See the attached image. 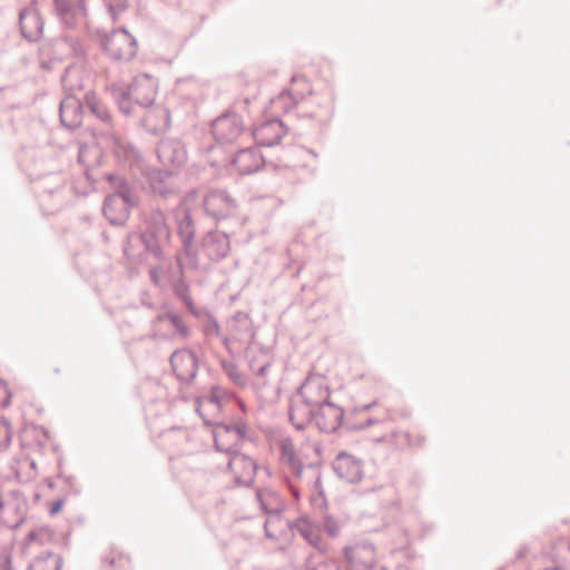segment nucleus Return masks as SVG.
<instances>
[{
  "instance_id": "f257e3e1",
  "label": "nucleus",
  "mask_w": 570,
  "mask_h": 570,
  "mask_svg": "<svg viewBox=\"0 0 570 570\" xmlns=\"http://www.w3.org/2000/svg\"><path fill=\"white\" fill-rule=\"evenodd\" d=\"M314 390L327 392V385L320 379L307 377L297 389V394L306 406L314 407V423L323 433H335L344 429L346 414L344 409L331 401L328 393L325 397H313Z\"/></svg>"
},
{
  "instance_id": "f03ea898",
  "label": "nucleus",
  "mask_w": 570,
  "mask_h": 570,
  "mask_svg": "<svg viewBox=\"0 0 570 570\" xmlns=\"http://www.w3.org/2000/svg\"><path fill=\"white\" fill-rule=\"evenodd\" d=\"M105 179L111 185L112 193L102 203V215L112 226H125L131 209L137 207L139 199L129 181L116 174H105Z\"/></svg>"
},
{
  "instance_id": "7ed1b4c3",
  "label": "nucleus",
  "mask_w": 570,
  "mask_h": 570,
  "mask_svg": "<svg viewBox=\"0 0 570 570\" xmlns=\"http://www.w3.org/2000/svg\"><path fill=\"white\" fill-rule=\"evenodd\" d=\"M138 235L145 253L156 261H163L170 245L171 230L165 213L159 207H150L140 214Z\"/></svg>"
},
{
  "instance_id": "20e7f679",
  "label": "nucleus",
  "mask_w": 570,
  "mask_h": 570,
  "mask_svg": "<svg viewBox=\"0 0 570 570\" xmlns=\"http://www.w3.org/2000/svg\"><path fill=\"white\" fill-rule=\"evenodd\" d=\"M157 91L158 80L149 73H139L130 83L112 88V97L119 111L128 116L134 112V106L150 107Z\"/></svg>"
},
{
  "instance_id": "39448f33",
  "label": "nucleus",
  "mask_w": 570,
  "mask_h": 570,
  "mask_svg": "<svg viewBox=\"0 0 570 570\" xmlns=\"http://www.w3.org/2000/svg\"><path fill=\"white\" fill-rule=\"evenodd\" d=\"M176 234L181 245V252L190 266L198 267L199 245L196 240V222L187 207H176L173 212Z\"/></svg>"
},
{
  "instance_id": "423d86ee",
  "label": "nucleus",
  "mask_w": 570,
  "mask_h": 570,
  "mask_svg": "<svg viewBox=\"0 0 570 570\" xmlns=\"http://www.w3.org/2000/svg\"><path fill=\"white\" fill-rule=\"evenodd\" d=\"M100 47L111 59L130 61L137 55V41L129 31L124 28L114 29L110 33L98 31Z\"/></svg>"
},
{
  "instance_id": "0eeeda50",
  "label": "nucleus",
  "mask_w": 570,
  "mask_h": 570,
  "mask_svg": "<svg viewBox=\"0 0 570 570\" xmlns=\"http://www.w3.org/2000/svg\"><path fill=\"white\" fill-rule=\"evenodd\" d=\"M63 47H67L75 56L82 52L79 39L71 35H61L58 38L48 39L38 48L40 68L50 71L56 63L62 61L66 55Z\"/></svg>"
},
{
  "instance_id": "6e6552de",
  "label": "nucleus",
  "mask_w": 570,
  "mask_h": 570,
  "mask_svg": "<svg viewBox=\"0 0 570 570\" xmlns=\"http://www.w3.org/2000/svg\"><path fill=\"white\" fill-rule=\"evenodd\" d=\"M153 337L173 338L189 337V328L183 321V317L175 311L164 304L157 315L150 321Z\"/></svg>"
},
{
  "instance_id": "1a4fd4ad",
  "label": "nucleus",
  "mask_w": 570,
  "mask_h": 570,
  "mask_svg": "<svg viewBox=\"0 0 570 570\" xmlns=\"http://www.w3.org/2000/svg\"><path fill=\"white\" fill-rule=\"evenodd\" d=\"M206 216L219 222L233 216L237 209V200L226 189H212L203 198Z\"/></svg>"
},
{
  "instance_id": "9d476101",
  "label": "nucleus",
  "mask_w": 570,
  "mask_h": 570,
  "mask_svg": "<svg viewBox=\"0 0 570 570\" xmlns=\"http://www.w3.org/2000/svg\"><path fill=\"white\" fill-rule=\"evenodd\" d=\"M210 131L216 142L230 145L243 134L244 122L239 115L226 111L212 121Z\"/></svg>"
},
{
  "instance_id": "9b49d317",
  "label": "nucleus",
  "mask_w": 570,
  "mask_h": 570,
  "mask_svg": "<svg viewBox=\"0 0 570 570\" xmlns=\"http://www.w3.org/2000/svg\"><path fill=\"white\" fill-rule=\"evenodd\" d=\"M2 504V525L8 529L20 527L28 512V502L18 490H11L0 497Z\"/></svg>"
},
{
  "instance_id": "f8f14e48",
  "label": "nucleus",
  "mask_w": 570,
  "mask_h": 570,
  "mask_svg": "<svg viewBox=\"0 0 570 570\" xmlns=\"http://www.w3.org/2000/svg\"><path fill=\"white\" fill-rule=\"evenodd\" d=\"M18 23L22 38L28 42H38L42 38L45 20L37 7L36 0L20 9Z\"/></svg>"
},
{
  "instance_id": "ddd939ff",
  "label": "nucleus",
  "mask_w": 570,
  "mask_h": 570,
  "mask_svg": "<svg viewBox=\"0 0 570 570\" xmlns=\"http://www.w3.org/2000/svg\"><path fill=\"white\" fill-rule=\"evenodd\" d=\"M346 561L345 570H387L375 561V549L372 544H355L343 549Z\"/></svg>"
},
{
  "instance_id": "4468645a",
  "label": "nucleus",
  "mask_w": 570,
  "mask_h": 570,
  "mask_svg": "<svg viewBox=\"0 0 570 570\" xmlns=\"http://www.w3.org/2000/svg\"><path fill=\"white\" fill-rule=\"evenodd\" d=\"M227 468L234 474V483L238 488H252L258 470L256 461L244 453L237 452L228 459Z\"/></svg>"
},
{
  "instance_id": "2eb2a0df",
  "label": "nucleus",
  "mask_w": 570,
  "mask_h": 570,
  "mask_svg": "<svg viewBox=\"0 0 570 570\" xmlns=\"http://www.w3.org/2000/svg\"><path fill=\"white\" fill-rule=\"evenodd\" d=\"M364 463L355 455L341 451L332 462V469L336 476L347 483H358L363 479Z\"/></svg>"
},
{
  "instance_id": "dca6fc26",
  "label": "nucleus",
  "mask_w": 570,
  "mask_h": 570,
  "mask_svg": "<svg viewBox=\"0 0 570 570\" xmlns=\"http://www.w3.org/2000/svg\"><path fill=\"white\" fill-rule=\"evenodd\" d=\"M53 14L66 29H76L86 17L87 8L82 0H52Z\"/></svg>"
},
{
  "instance_id": "f3484780",
  "label": "nucleus",
  "mask_w": 570,
  "mask_h": 570,
  "mask_svg": "<svg viewBox=\"0 0 570 570\" xmlns=\"http://www.w3.org/2000/svg\"><path fill=\"white\" fill-rule=\"evenodd\" d=\"M171 370L181 383H190L197 375L198 357L187 348L175 351L169 358Z\"/></svg>"
},
{
  "instance_id": "a211bd4d",
  "label": "nucleus",
  "mask_w": 570,
  "mask_h": 570,
  "mask_svg": "<svg viewBox=\"0 0 570 570\" xmlns=\"http://www.w3.org/2000/svg\"><path fill=\"white\" fill-rule=\"evenodd\" d=\"M156 153L165 167L181 168L187 161L185 145L175 138H163L157 145Z\"/></svg>"
},
{
  "instance_id": "6ab92c4d",
  "label": "nucleus",
  "mask_w": 570,
  "mask_h": 570,
  "mask_svg": "<svg viewBox=\"0 0 570 570\" xmlns=\"http://www.w3.org/2000/svg\"><path fill=\"white\" fill-rule=\"evenodd\" d=\"M199 249L212 262L224 259L230 250V242L227 234L219 230H210L204 235Z\"/></svg>"
},
{
  "instance_id": "aec40b11",
  "label": "nucleus",
  "mask_w": 570,
  "mask_h": 570,
  "mask_svg": "<svg viewBox=\"0 0 570 570\" xmlns=\"http://www.w3.org/2000/svg\"><path fill=\"white\" fill-rule=\"evenodd\" d=\"M59 116L63 127L70 130L79 128L85 117V100L72 95L66 96L60 101Z\"/></svg>"
},
{
  "instance_id": "412c9836",
  "label": "nucleus",
  "mask_w": 570,
  "mask_h": 570,
  "mask_svg": "<svg viewBox=\"0 0 570 570\" xmlns=\"http://www.w3.org/2000/svg\"><path fill=\"white\" fill-rule=\"evenodd\" d=\"M170 285L173 294L186 306L188 312L195 317H200L203 315V311L197 308L193 302V298L189 294V285L184 278V267L179 257H177L176 266L171 272Z\"/></svg>"
},
{
  "instance_id": "4be33fe9",
  "label": "nucleus",
  "mask_w": 570,
  "mask_h": 570,
  "mask_svg": "<svg viewBox=\"0 0 570 570\" xmlns=\"http://www.w3.org/2000/svg\"><path fill=\"white\" fill-rule=\"evenodd\" d=\"M286 132L287 128L281 119L271 118L254 129L253 138L258 146L273 147Z\"/></svg>"
},
{
  "instance_id": "5701e85b",
  "label": "nucleus",
  "mask_w": 570,
  "mask_h": 570,
  "mask_svg": "<svg viewBox=\"0 0 570 570\" xmlns=\"http://www.w3.org/2000/svg\"><path fill=\"white\" fill-rule=\"evenodd\" d=\"M265 164L264 156L257 148L247 147L238 150L232 159V165L239 175H250L258 171Z\"/></svg>"
},
{
  "instance_id": "b1692460",
  "label": "nucleus",
  "mask_w": 570,
  "mask_h": 570,
  "mask_svg": "<svg viewBox=\"0 0 570 570\" xmlns=\"http://www.w3.org/2000/svg\"><path fill=\"white\" fill-rule=\"evenodd\" d=\"M196 411L203 419L205 425L214 428L213 439L216 451H230L232 444L230 442H225V436L234 438V423H225L222 421L216 422L208 420L202 412L199 400L196 401Z\"/></svg>"
},
{
  "instance_id": "393cba45",
  "label": "nucleus",
  "mask_w": 570,
  "mask_h": 570,
  "mask_svg": "<svg viewBox=\"0 0 570 570\" xmlns=\"http://www.w3.org/2000/svg\"><path fill=\"white\" fill-rule=\"evenodd\" d=\"M297 533H299L309 546L315 548L321 556H326L330 546L324 542L318 531L314 528L311 521L306 518H298L292 527Z\"/></svg>"
},
{
  "instance_id": "a878e982",
  "label": "nucleus",
  "mask_w": 570,
  "mask_h": 570,
  "mask_svg": "<svg viewBox=\"0 0 570 570\" xmlns=\"http://www.w3.org/2000/svg\"><path fill=\"white\" fill-rule=\"evenodd\" d=\"M229 331L232 338L239 343H250L254 338L253 323L248 314L244 312H236L230 322Z\"/></svg>"
},
{
  "instance_id": "bb28decb",
  "label": "nucleus",
  "mask_w": 570,
  "mask_h": 570,
  "mask_svg": "<svg viewBox=\"0 0 570 570\" xmlns=\"http://www.w3.org/2000/svg\"><path fill=\"white\" fill-rule=\"evenodd\" d=\"M142 126L145 129L154 135H158L161 131L170 127V112L163 106H156L148 110L142 119Z\"/></svg>"
},
{
  "instance_id": "cd10ccee",
  "label": "nucleus",
  "mask_w": 570,
  "mask_h": 570,
  "mask_svg": "<svg viewBox=\"0 0 570 570\" xmlns=\"http://www.w3.org/2000/svg\"><path fill=\"white\" fill-rule=\"evenodd\" d=\"M256 499L265 514L279 517L285 509V504L279 494L269 488L257 489Z\"/></svg>"
},
{
  "instance_id": "c85d7f7f",
  "label": "nucleus",
  "mask_w": 570,
  "mask_h": 570,
  "mask_svg": "<svg viewBox=\"0 0 570 570\" xmlns=\"http://www.w3.org/2000/svg\"><path fill=\"white\" fill-rule=\"evenodd\" d=\"M85 109L88 110L107 128L112 127V116L106 104L94 91H87L83 96Z\"/></svg>"
},
{
  "instance_id": "c756f323",
  "label": "nucleus",
  "mask_w": 570,
  "mask_h": 570,
  "mask_svg": "<svg viewBox=\"0 0 570 570\" xmlns=\"http://www.w3.org/2000/svg\"><path fill=\"white\" fill-rule=\"evenodd\" d=\"M281 461L288 464L291 471L297 478H302L306 465L296 456L293 440L285 438L279 442Z\"/></svg>"
},
{
  "instance_id": "7c9ffc66",
  "label": "nucleus",
  "mask_w": 570,
  "mask_h": 570,
  "mask_svg": "<svg viewBox=\"0 0 570 570\" xmlns=\"http://www.w3.org/2000/svg\"><path fill=\"white\" fill-rule=\"evenodd\" d=\"M130 557L116 547H110L109 551L101 557V570H130Z\"/></svg>"
},
{
  "instance_id": "2f4dec72",
  "label": "nucleus",
  "mask_w": 570,
  "mask_h": 570,
  "mask_svg": "<svg viewBox=\"0 0 570 570\" xmlns=\"http://www.w3.org/2000/svg\"><path fill=\"white\" fill-rule=\"evenodd\" d=\"M306 94L312 95V89L308 88L306 92L301 89H295L293 91L289 89H283L277 97L272 100V104L275 107L283 109L284 112H288L305 98Z\"/></svg>"
},
{
  "instance_id": "473e14b6",
  "label": "nucleus",
  "mask_w": 570,
  "mask_h": 570,
  "mask_svg": "<svg viewBox=\"0 0 570 570\" xmlns=\"http://www.w3.org/2000/svg\"><path fill=\"white\" fill-rule=\"evenodd\" d=\"M66 184L65 176L60 173H48L36 183L35 189L38 194L53 195L59 193Z\"/></svg>"
},
{
  "instance_id": "72a5a7b5",
  "label": "nucleus",
  "mask_w": 570,
  "mask_h": 570,
  "mask_svg": "<svg viewBox=\"0 0 570 570\" xmlns=\"http://www.w3.org/2000/svg\"><path fill=\"white\" fill-rule=\"evenodd\" d=\"M62 564L61 556L42 551L29 563L28 570H61Z\"/></svg>"
},
{
  "instance_id": "f704fd0d",
  "label": "nucleus",
  "mask_w": 570,
  "mask_h": 570,
  "mask_svg": "<svg viewBox=\"0 0 570 570\" xmlns=\"http://www.w3.org/2000/svg\"><path fill=\"white\" fill-rule=\"evenodd\" d=\"M306 470L311 471L315 476V480L313 482V488H314L316 494L314 497H312V499H311L312 505L314 507V509H318L320 511H323L324 509L327 508V501H326L325 492H324L323 484H322V474H321V470H320V464L318 463H309L306 465Z\"/></svg>"
},
{
  "instance_id": "c9c22d12",
  "label": "nucleus",
  "mask_w": 570,
  "mask_h": 570,
  "mask_svg": "<svg viewBox=\"0 0 570 570\" xmlns=\"http://www.w3.org/2000/svg\"><path fill=\"white\" fill-rule=\"evenodd\" d=\"M288 419L297 431H303L308 423L312 421L314 422V407L306 405H304V407L291 405L288 410Z\"/></svg>"
},
{
  "instance_id": "e433bc0d",
  "label": "nucleus",
  "mask_w": 570,
  "mask_h": 570,
  "mask_svg": "<svg viewBox=\"0 0 570 570\" xmlns=\"http://www.w3.org/2000/svg\"><path fill=\"white\" fill-rule=\"evenodd\" d=\"M306 570H340V566L335 559L318 554H312L306 559Z\"/></svg>"
},
{
  "instance_id": "4c0bfd02",
  "label": "nucleus",
  "mask_w": 570,
  "mask_h": 570,
  "mask_svg": "<svg viewBox=\"0 0 570 570\" xmlns=\"http://www.w3.org/2000/svg\"><path fill=\"white\" fill-rule=\"evenodd\" d=\"M149 181L153 194L159 195L164 199H168L174 194V189L164 180L163 173L153 175Z\"/></svg>"
},
{
  "instance_id": "58836bf2",
  "label": "nucleus",
  "mask_w": 570,
  "mask_h": 570,
  "mask_svg": "<svg viewBox=\"0 0 570 570\" xmlns=\"http://www.w3.org/2000/svg\"><path fill=\"white\" fill-rule=\"evenodd\" d=\"M12 439V430L7 417L0 416V452L8 450Z\"/></svg>"
},
{
  "instance_id": "ea45409f",
  "label": "nucleus",
  "mask_w": 570,
  "mask_h": 570,
  "mask_svg": "<svg viewBox=\"0 0 570 570\" xmlns=\"http://www.w3.org/2000/svg\"><path fill=\"white\" fill-rule=\"evenodd\" d=\"M325 510L326 509L321 511L323 513V515H322L323 530L330 538H336V537H338L340 531H341L338 521L333 515L326 513Z\"/></svg>"
},
{
  "instance_id": "a19ab883",
  "label": "nucleus",
  "mask_w": 570,
  "mask_h": 570,
  "mask_svg": "<svg viewBox=\"0 0 570 570\" xmlns=\"http://www.w3.org/2000/svg\"><path fill=\"white\" fill-rule=\"evenodd\" d=\"M377 422L379 421L375 420V419L367 417L364 421H362L361 423H356V422L353 421L352 413H347L346 414L345 424H344V429L346 431H348V432L362 431V430H365V429L376 424Z\"/></svg>"
},
{
  "instance_id": "79ce46f5",
  "label": "nucleus",
  "mask_w": 570,
  "mask_h": 570,
  "mask_svg": "<svg viewBox=\"0 0 570 570\" xmlns=\"http://www.w3.org/2000/svg\"><path fill=\"white\" fill-rule=\"evenodd\" d=\"M248 357V367L252 373L259 377H265L267 375V371L271 366V362L265 357V360L258 361L256 357Z\"/></svg>"
},
{
  "instance_id": "37998d69",
  "label": "nucleus",
  "mask_w": 570,
  "mask_h": 570,
  "mask_svg": "<svg viewBox=\"0 0 570 570\" xmlns=\"http://www.w3.org/2000/svg\"><path fill=\"white\" fill-rule=\"evenodd\" d=\"M222 366L227 376L233 381V383L240 386L245 384L243 374L238 371L237 366L234 363L224 361L222 363Z\"/></svg>"
},
{
  "instance_id": "c03bdc74",
  "label": "nucleus",
  "mask_w": 570,
  "mask_h": 570,
  "mask_svg": "<svg viewBox=\"0 0 570 570\" xmlns=\"http://www.w3.org/2000/svg\"><path fill=\"white\" fill-rule=\"evenodd\" d=\"M226 391L220 386H213L210 390V394L205 399L207 405L215 407L216 410L220 409V402L225 397Z\"/></svg>"
},
{
  "instance_id": "a18cd8bd",
  "label": "nucleus",
  "mask_w": 570,
  "mask_h": 570,
  "mask_svg": "<svg viewBox=\"0 0 570 570\" xmlns=\"http://www.w3.org/2000/svg\"><path fill=\"white\" fill-rule=\"evenodd\" d=\"M108 11L114 21L128 8V0H110L107 4Z\"/></svg>"
},
{
  "instance_id": "49530a36",
  "label": "nucleus",
  "mask_w": 570,
  "mask_h": 570,
  "mask_svg": "<svg viewBox=\"0 0 570 570\" xmlns=\"http://www.w3.org/2000/svg\"><path fill=\"white\" fill-rule=\"evenodd\" d=\"M219 324L218 322L210 315H208V322L204 326V333L206 336H217L219 335Z\"/></svg>"
},
{
  "instance_id": "de8ad7c7",
  "label": "nucleus",
  "mask_w": 570,
  "mask_h": 570,
  "mask_svg": "<svg viewBox=\"0 0 570 570\" xmlns=\"http://www.w3.org/2000/svg\"><path fill=\"white\" fill-rule=\"evenodd\" d=\"M247 425L243 420H238L234 423V439L242 442L246 438Z\"/></svg>"
},
{
  "instance_id": "09e8293b",
  "label": "nucleus",
  "mask_w": 570,
  "mask_h": 570,
  "mask_svg": "<svg viewBox=\"0 0 570 570\" xmlns=\"http://www.w3.org/2000/svg\"><path fill=\"white\" fill-rule=\"evenodd\" d=\"M41 531L42 530H31V531H29L28 534L26 535V538L22 541V548L26 549L27 547H29L30 544L36 542L38 540V537L41 534Z\"/></svg>"
},
{
  "instance_id": "8fccbe9b",
  "label": "nucleus",
  "mask_w": 570,
  "mask_h": 570,
  "mask_svg": "<svg viewBox=\"0 0 570 570\" xmlns=\"http://www.w3.org/2000/svg\"><path fill=\"white\" fill-rule=\"evenodd\" d=\"M63 504H65V498H59L56 501L51 502L50 508H49V513L51 515L59 513L61 511Z\"/></svg>"
},
{
  "instance_id": "3c124183",
  "label": "nucleus",
  "mask_w": 570,
  "mask_h": 570,
  "mask_svg": "<svg viewBox=\"0 0 570 570\" xmlns=\"http://www.w3.org/2000/svg\"><path fill=\"white\" fill-rule=\"evenodd\" d=\"M225 442H230L232 449H230V451H222L223 453H227L230 458L232 454L234 455V453L239 452V450H238L239 443L234 438L225 436Z\"/></svg>"
},
{
  "instance_id": "603ef678",
  "label": "nucleus",
  "mask_w": 570,
  "mask_h": 570,
  "mask_svg": "<svg viewBox=\"0 0 570 570\" xmlns=\"http://www.w3.org/2000/svg\"><path fill=\"white\" fill-rule=\"evenodd\" d=\"M58 479H61L63 480V482L68 485L69 488V491L73 492V493H79V490L75 488V476H66V478H62L61 473L58 474Z\"/></svg>"
},
{
  "instance_id": "864d4df0",
  "label": "nucleus",
  "mask_w": 570,
  "mask_h": 570,
  "mask_svg": "<svg viewBox=\"0 0 570 570\" xmlns=\"http://www.w3.org/2000/svg\"><path fill=\"white\" fill-rule=\"evenodd\" d=\"M124 254L125 256L128 258V259H135V253L132 252L131 249V246H130V242H129V237L127 238V240L124 243Z\"/></svg>"
},
{
  "instance_id": "5fc2aeb1",
  "label": "nucleus",
  "mask_w": 570,
  "mask_h": 570,
  "mask_svg": "<svg viewBox=\"0 0 570 570\" xmlns=\"http://www.w3.org/2000/svg\"><path fill=\"white\" fill-rule=\"evenodd\" d=\"M374 405H375V402L364 404L361 406H355L350 413H352V415H354L357 412H366V411L371 410Z\"/></svg>"
},
{
  "instance_id": "6e6d98bb",
  "label": "nucleus",
  "mask_w": 570,
  "mask_h": 570,
  "mask_svg": "<svg viewBox=\"0 0 570 570\" xmlns=\"http://www.w3.org/2000/svg\"><path fill=\"white\" fill-rule=\"evenodd\" d=\"M126 157L136 158L138 157V150L132 145H128Z\"/></svg>"
},
{
  "instance_id": "4d7b16f0",
  "label": "nucleus",
  "mask_w": 570,
  "mask_h": 570,
  "mask_svg": "<svg viewBox=\"0 0 570 570\" xmlns=\"http://www.w3.org/2000/svg\"><path fill=\"white\" fill-rule=\"evenodd\" d=\"M291 82H292V83H301V82H302V83H304L305 86H307V80H306V78H305L304 76H296V75H295V76H293V77L291 78Z\"/></svg>"
},
{
  "instance_id": "13d9d810",
  "label": "nucleus",
  "mask_w": 570,
  "mask_h": 570,
  "mask_svg": "<svg viewBox=\"0 0 570 570\" xmlns=\"http://www.w3.org/2000/svg\"><path fill=\"white\" fill-rule=\"evenodd\" d=\"M328 393V397H331V391L330 389L327 387V392H323V391H320V390H314L313 392V397H325L326 394Z\"/></svg>"
},
{
  "instance_id": "bf43d9fd",
  "label": "nucleus",
  "mask_w": 570,
  "mask_h": 570,
  "mask_svg": "<svg viewBox=\"0 0 570 570\" xmlns=\"http://www.w3.org/2000/svg\"><path fill=\"white\" fill-rule=\"evenodd\" d=\"M150 279L151 282L155 284V285H158V276H157V269L156 268H151L150 272Z\"/></svg>"
},
{
  "instance_id": "052dcab7",
  "label": "nucleus",
  "mask_w": 570,
  "mask_h": 570,
  "mask_svg": "<svg viewBox=\"0 0 570 570\" xmlns=\"http://www.w3.org/2000/svg\"><path fill=\"white\" fill-rule=\"evenodd\" d=\"M232 340H233L232 337L229 338V337H227V336H224V338H223V344H224V346L227 348V351H228L230 354H232V350H230L229 344H230V341H232Z\"/></svg>"
},
{
  "instance_id": "680f3d73",
  "label": "nucleus",
  "mask_w": 570,
  "mask_h": 570,
  "mask_svg": "<svg viewBox=\"0 0 570 570\" xmlns=\"http://www.w3.org/2000/svg\"><path fill=\"white\" fill-rule=\"evenodd\" d=\"M303 267H304V263H301V264L297 266V268H296L295 273L293 274V277H298V276H299V274H301V272H302V269H303Z\"/></svg>"
},
{
  "instance_id": "e2e57ef3",
  "label": "nucleus",
  "mask_w": 570,
  "mask_h": 570,
  "mask_svg": "<svg viewBox=\"0 0 570 570\" xmlns=\"http://www.w3.org/2000/svg\"><path fill=\"white\" fill-rule=\"evenodd\" d=\"M525 552H527V551H525V549H520V550L517 552L515 558H517V559H522V558H524Z\"/></svg>"
},
{
  "instance_id": "0e129e2a",
  "label": "nucleus",
  "mask_w": 570,
  "mask_h": 570,
  "mask_svg": "<svg viewBox=\"0 0 570 570\" xmlns=\"http://www.w3.org/2000/svg\"><path fill=\"white\" fill-rule=\"evenodd\" d=\"M267 523H268V521H265V523H264V528H265V531H266V537L267 538H273V535L267 531Z\"/></svg>"
},
{
  "instance_id": "69168bd1",
  "label": "nucleus",
  "mask_w": 570,
  "mask_h": 570,
  "mask_svg": "<svg viewBox=\"0 0 570 570\" xmlns=\"http://www.w3.org/2000/svg\"><path fill=\"white\" fill-rule=\"evenodd\" d=\"M101 236H102V238H104V240H105L106 243H108V242H109V237H108V235H107L105 232L101 234Z\"/></svg>"
},
{
  "instance_id": "338daca9",
  "label": "nucleus",
  "mask_w": 570,
  "mask_h": 570,
  "mask_svg": "<svg viewBox=\"0 0 570 570\" xmlns=\"http://www.w3.org/2000/svg\"><path fill=\"white\" fill-rule=\"evenodd\" d=\"M0 387H1L4 392H7V390H6V385H4V382H3V381H0Z\"/></svg>"
},
{
  "instance_id": "774afa93",
  "label": "nucleus",
  "mask_w": 570,
  "mask_h": 570,
  "mask_svg": "<svg viewBox=\"0 0 570 570\" xmlns=\"http://www.w3.org/2000/svg\"><path fill=\"white\" fill-rule=\"evenodd\" d=\"M293 495L298 499L299 498V494H298V491L297 490H293Z\"/></svg>"
}]
</instances>
